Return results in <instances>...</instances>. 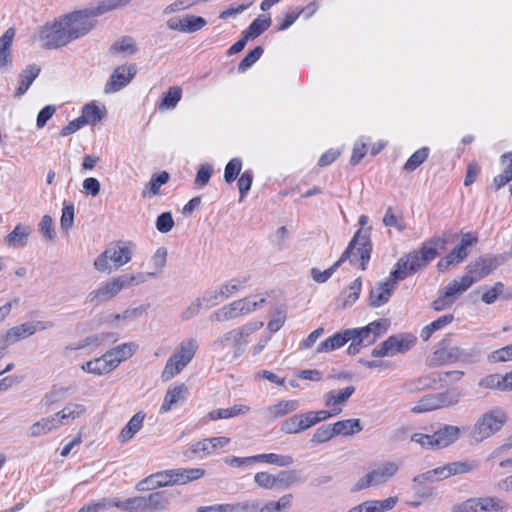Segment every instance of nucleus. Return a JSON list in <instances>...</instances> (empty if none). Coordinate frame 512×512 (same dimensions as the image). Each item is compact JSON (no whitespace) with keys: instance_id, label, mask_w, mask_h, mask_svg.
<instances>
[{"instance_id":"f257e3e1","label":"nucleus","mask_w":512,"mask_h":512,"mask_svg":"<svg viewBox=\"0 0 512 512\" xmlns=\"http://www.w3.org/2000/svg\"><path fill=\"white\" fill-rule=\"evenodd\" d=\"M370 231L371 227L359 229L349 242L346 250L331 267L324 271L317 268L311 269L312 279L318 283H325L346 260H349L351 264L359 262L360 269L366 270L372 251Z\"/></svg>"},{"instance_id":"f03ea898","label":"nucleus","mask_w":512,"mask_h":512,"mask_svg":"<svg viewBox=\"0 0 512 512\" xmlns=\"http://www.w3.org/2000/svg\"><path fill=\"white\" fill-rule=\"evenodd\" d=\"M128 2L129 0H103L97 6L74 11L62 17L72 41L88 34L97 23L96 17Z\"/></svg>"},{"instance_id":"7ed1b4c3","label":"nucleus","mask_w":512,"mask_h":512,"mask_svg":"<svg viewBox=\"0 0 512 512\" xmlns=\"http://www.w3.org/2000/svg\"><path fill=\"white\" fill-rule=\"evenodd\" d=\"M262 326L263 322H250L240 328L232 329L212 343V350L223 360L231 362L244 352L247 345L245 338Z\"/></svg>"},{"instance_id":"20e7f679","label":"nucleus","mask_w":512,"mask_h":512,"mask_svg":"<svg viewBox=\"0 0 512 512\" xmlns=\"http://www.w3.org/2000/svg\"><path fill=\"white\" fill-rule=\"evenodd\" d=\"M132 258V250L129 246L122 243H111L100 255L94 260V268L102 273H111L118 270Z\"/></svg>"},{"instance_id":"39448f33","label":"nucleus","mask_w":512,"mask_h":512,"mask_svg":"<svg viewBox=\"0 0 512 512\" xmlns=\"http://www.w3.org/2000/svg\"><path fill=\"white\" fill-rule=\"evenodd\" d=\"M197 349L198 343L194 338L181 342L175 352L169 357L161 373V379L164 382L173 379L191 362Z\"/></svg>"},{"instance_id":"423d86ee","label":"nucleus","mask_w":512,"mask_h":512,"mask_svg":"<svg viewBox=\"0 0 512 512\" xmlns=\"http://www.w3.org/2000/svg\"><path fill=\"white\" fill-rule=\"evenodd\" d=\"M506 421V415L502 410H490L478 417L475 424L471 428L469 435L472 440L480 443L495 433L499 432Z\"/></svg>"},{"instance_id":"0eeeda50","label":"nucleus","mask_w":512,"mask_h":512,"mask_svg":"<svg viewBox=\"0 0 512 512\" xmlns=\"http://www.w3.org/2000/svg\"><path fill=\"white\" fill-rule=\"evenodd\" d=\"M399 470L397 463L383 462L375 466L370 472L361 477L354 485V491H360L369 487L387 483Z\"/></svg>"},{"instance_id":"6e6552de","label":"nucleus","mask_w":512,"mask_h":512,"mask_svg":"<svg viewBox=\"0 0 512 512\" xmlns=\"http://www.w3.org/2000/svg\"><path fill=\"white\" fill-rule=\"evenodd\" d=\"M39 36L43 46L48 49L59 48L72 41L62 18L42 27Z\"/></svg>"},{"instance_id":"1a4fd4ad","label":"nucleus","mask_w":512,"mask_h":512,"mask_svg":"<svg viewBox=\"0 0 512 512\" xmlns=\"http://www.w3.org/2000/svg\"><path fill=\"white\" fill-rule=\"evenodd\" d=\"M506 261L505 255H485L472 261L467 266L466 275L473 279V283L477 282L489 274L495 269L504 264Z\"/></svg>"},{"instance_id":"9d476101","label":"nucleus","mask_w":512,"mask_h":512,"mask_svg":"<svg viewBox=\"0 0 512 512\" xmlns=\"http://www.w3.org/2000/svg\"><path fill=\"white\" fill-rule=\"evenodd\" d=\"M415 342L416 338L411 335H392L375 347L371 355L373 357L394 356L410 350Z\"/></svg>"},{"instance_id":"9b49d317","label":"nucleus","mask_w":512,"mask_h":512,"mask_svg":"<svg viewBox=\"0 0 512 512\" xmlns=\"http://www.w3.org/2000/svg\"><path fill=\"white\" fill-rule=\"evenodd\" d=\"M390 326L388 319H379L369 323L365 327L348 329L351 338H355L364 347L372 345L382 334L386 333Z\"/></svg>"},{"instance_id":"f8f14e48","label":"nucleus","mask_w":512,"mask_h":512,"mask_svg":"<svg viewBox=\"0 0 512 512\" xmlns=\"http://www.w3.org/2000/svg\"><path fill=\"white\" fill-rule=\"evenodd\" d=\"M124 288L121 276L113 277L102 282L95 290L88 294V301L91 303H104L116 297Z\"/></svg>"},{"instance_id":"ddd939ff","label":"nucleus","mask_w":512,"mask_h":512,"mask_svg":"<svg viewBox=\"0 0 512 512\" xmlns=\"http://www.w3.org/2000/svg\"><path fill=\"white\" fill-rule=\"evenodd\" d=\"M137 73L135 64L121 65L115 68L104 87L105 93H114L127 86Z\"/></svg>"},{"instance_id":"4468645a","label":"nucleus","mask_w":512,"mask_h":512,"mask_svg":"<svg viewBox=\"0 0 512 512\" xmlns=\"http://www.w3.org/2000/svg\"><path fill=\"white\" fill-rule=\"evenodd\" d=\"M468 357V353L457 346L446 345L445 341L440 344L430 360L432 366H442L447 363H454L457 361L465 360Z\"/></svg>"},{"instance_id":"2eb2a0df","label":"nucleus","mask_w":512,"mask_h":512,"mask_svg":"<svg viewBox=\"0 0 512 512\" xmlns=\"http://www.w3.org/2000/svg\"><path fill=\"white\" fill-rule=\"evenodd\" d=\"M207 24V21L196 15H185L183 17H172L167 21V27L171 30L182 33H195Z\"/></svg>"},{"instance_id":"dca6fc26","label":"nucleus","mask_w":512,"mask_h":512,"mask_svg":"<svg viewBox=\"0 0 512 512\" xmlns=\"http://www.w3.org/2000/svg\"><path fill=\"white\" fill-rule=\"evenodd\" d=\"M396 286L395 283L390 282V279H387L385 282L376 283L370 290L368 305L372 308H378L386 304L395 291Z\"/></svg>"},{"instance_id":"f3484780","label":"nucleus","mask_w":512,"mask_h":512,"mask_svg":"<svg viewBox=\"0 0 512 512\" xmlns=\"http://www.w3.org/2000/svg\"><path fill=\"white\" fill-rule=\"evenodd\" d=\"M259 508L258 500H246L232 504H215L200 506L197 512H256Z\"/></svg>"},{"instance_id":"a211bd4d","label":"nucleus","mask_w":512,"mask_h":512,"mask_svg":"<svg viewBox=\"0 0 512 512\" xmlns=\"http://www.w3.org/2000/svg\"><path fill=\"white\" fill-rule=\"evenodd\" d=\"M460 436V428L444 425L432 434L434 449L445 448L454 443Z\"/></svg>"},{"instance_id":"6ab92c4d","label":"nucleus","mask_w":512,"mask_h":512,"mask_svg":"<svg viewBox=\"0 0 512 512\" xmlns=\"http://www.w3.org/2000/svg\"><path fill=\"white\" fill-rule=\"evenodd\" d=\"M229 443L230 438L224 436L206 438L193 444L190 449L185 452V455L190 457L189 452L193 454L204 452L205 454L209 455L212 454L215 450L222 448Z\"/></svg>"},{"instance_id":"aec40b11","label":"nucleus","mask_w":512,"mask_h":512,"mask_svg":"<svg viewBox=\"0 0 512 512\" xmlns=\"http://www.w3.org/2000/svg\"><path fill=\"white\" fill-rule=\"evenodd\" d=\"M86 407L79 403H68L61 411L53 414L57 420V427L60 428L69 424L86 413Z\"/></svg>"},{"instance_id":"412c9836","label":"nucleus","mask_w":512,"mask_h":512,"mask_svg":"<svg viewBox=\"0 0 512 512\" xmlns=\"http://www.w3.org/2000/svg\"><path fill=\"white\" fill-rule=\"evenodd\" d=\"M15 29L10 27L0 37V69H8L12 65V43Z\"/></svg>"},{"instance_id":"4be33fe9","label":"nucleus","mask_w":512,"mask_h":512,"mask_svg":"<svg viewBox=\"0 0 512 512\" xmlns=\"http://www.w3.org/2000/svg\"><path fill=\"white\" fill-rule=\"evenodd\" d=\"M436 257L434 249H421L419 251H413L408 255L404 256L405 261L408 262L410 271L416 273L419 269L426 266Z\"/></svg>"},{"instance_id":"5701e85b","label":"nucleus","mask_w":512,"mask_h":512,"mask_svg":"<svg viewBox=\"0 0 512 512\" xmlns=\"http://www.w3.org/2000/svg\"><path fill=\"white\" fill-rule=\"evenodd\" d=\"M170 480L171 479L169 477L168 470L157 472L138 482L135 486V489L140 492L154 490L159 487L171 485Z\"/></svg>"},{"instance_id":"b1692460","label":"nucleus","mask_w":512,"mask_h":512,"mask_svg":"<svg viewBox=\"0 0 512 512\" xmlns=\"http://www.w3.org/2000/svg\"><path fill=\"white\" fill-rule=\"evenodd\" d=\"M144 419V412L139 411L136 414H134L128 421V423L120 431L118 436L119 442L126 443L129 440H131L134 437V435L141 430Z\"/></svg>"},{"instance_id":"393cba45","label":"nucleus","mask_w":512,"mask_h":512,"mask_svg":"<svg viewBox=\"0 0 512 512\" xmlns=\"http://www.w3.org/2000/svg\"><path fill=\"white\" fill-rule=\"evenodd\" d=\"M472 285L473 279L465 274L459 280L454 279L451 282H449L445 286L443 292L446 294L447 297L452 299V302L454 303L457 300V298L460 295H462L465 291H467Z\"/></svg>"},{"instance_id":"a878e982","label":"nucleus","mask_w":512,"mask_h":512,"mask_svg":"<svg viewBox=\"0 0 512 512\" xmlns=\"http://www.w3.org/2000/svg\"><path fill=\"white\" fill-rule=\"evenodd\" d=\"M187 392L188 388L185 384H180L171 389H168L160 407V413H166L170 411L174 405L180 401H183Z\"/></svg>"},{"instance_id":"bb28decb","label":"nucleus","mask_w":512,"mask_h":512,"mask_svg":"<svg viewBox=\"0 0 512 512\" xmlns=\"http://www.w3.org/2000/svg\"><path fill=\"white\" fill-rule=\"evenodd\" d=\"M351 339V336H350V332H348V329L340 332V333H336L334 334L333 336L327 338L326 340H324L323 342H321L317 348H316V352L317 353H327V352H331V351H334L338 348H341L342 346H344L347 342H349Z\"/></svg>"},{"instance_id":"cd10ccee","label":"nucleus","mask_w":512,"mask_h":512,"mask_svg":"<svg viewBox=\"0 0 512 512\" xmlns=\"http://www.w3.org/2000/svg\"><path fill=\"white\" fill-rule=\"evenodd\" d=\"M40 67L36 64L27 66L18 76L19 85L15 92V97L22 96L31 86L33 81L38 77Z\"/></svg>"},{"instance_id":"c85d7f7f","label":"nucleus","mask_w":512,"mask_h":512,"mask_svg":"<svg viewBox=\"0 0 512 512\" xmlns=\"http://www.w3.org/2000/svg\"><path fill=\"white\" fill-rule=\"evenodd\" d=\"M476 502L477 512H506L508 503L496 497L473 498Z\"/></svg>"},{"instance_id":"c756f323","label":"nucleus","mask_w":512,"mask_h":512,"mask_svg":"<svg viewBox=\"0 0 512 512\" xmlns=\"http://www.w3.org/2000/svg\"><path fill=\"white\" fill-rule=\"evenodd\" d=\"M477 242V238L473 237L471 234H465L463 238L461 239V242L459 245H457L448 255V259L451 260V262L454 265L459 264L462 262L467 256H468V247L472 246L474 243Z\"/></svg>"},{"instance_id":"7c9ffc66","label":"nucleus","mask_w":512,"mask_h":512,"mask_svg":"<svg viewBox=\"0 0 512 512\" xmlns=\"http://www.w3.org/2000/svg\"><path fill=\"white\" fill-rule=\"evenodd\" d=\"M31 233V228L22 224L16 227L6 236L5 242L8 246L21 248L27 244L28 236Z\"/></svg>"},{"instance_id":"2f4dec72","label":"nucleus","mask_w":512,"mask_h":512,"mask_svg":"<svg viewBox=\"0 0 512 512\" xmlns=\"http://www.w3.org/2000/svg\"><path fill=\"white\" fill-rule=\"evenodd\" d=\"M57 420L53 415L41 418L29 427V436L36 438L58 429Z\"/></svg>"},{"instance_id":"473e14b6","label":"nucleus","mask_w":512,"mask_h":512,"mask_svg":"<svg viewBox=\"0 0 512 512\" xmlns=\"http://www.w3.org/2000/svg\"><path fill=\"white\" fill-rule=\"evenodd\" d=\"M447 478V472L444 465L415 476L412 479V482L415 484V488H418L426 483H433Z\"/></svg>"},{"instance_id":"72a5a7b5","label":"nucleus","mask_w":512,"mask_h":512,"mask_svg":"<svg viewBox=\"0 0 512 512\" xmlns=\"http://www.w3.org/2000/svg\"><path fill=\"white\" fill-rule=\"evenodd\" d=\"M31 328L28 325V322H24L20 325L14 326L6 331L3 336V341L6 345H13L18 341L24 340L30 336H32Z\"/></svg>"},{"instance_id":"f704fd0d","label":"nucleus","mask_w":512,"mask_h":512,"mask_svg":"<svg viewBox=\"0 0 512 512\" xmlns=\"http://www.w3.org/2000/svg\"><path fill=\"white\" fill-rule=\"evenodd\" d=\"M300 482L302 479L298 470H283L275 475V488L280 490H286Z\"/></svg>"},{"instance_id":"c9c22d12","label":"nucleus","mask_w":512,"mask_h":512,"mask_svg":"<svg viewBox=\"0 0 512 512\" xmlns=\"http://www.w3.org/2000/svg\"><path fill=\"white\" fill-rule=\"evenodd\" d=\"M240 300L223 306L213 313L212 317L218 322H225L242 316Z\"/></svg>"},{"instance_id":"e433bc0d","label":"nucleus","mask_w":512,"mask_h":512,"mask_svg":"<svg viewBox=\"0 0 512 512\" xmlns=\"http://www.w3.org/2000/svg\"><path fill=\"white\" fill-rule=\"evenodd\" d=\"M335 435L352 436L363 430L359 419H346L333 424Z\"/></svg>"},{"instance_id":"4c0bfd02","label":"nucleus","mask_w":512,"mask_h":512,"mask_svg":"<svg viewBox=\"0 0 512 512\" xmlns=\"http://www.w3.org/2000/svg\"><path fill=\"white\" fill-rule=\"evenodd\" d=\"M479 462L476 460L457 461L445 465L447 477L459 474H466L477 470Z\"/></svg>"},{"instance_id":"58836bf2","label":"nucleus","mask_w":512,"mask_h":512,"mask_svg":"<svg viewBox=\"0 0 512 512\" xmlns=\"http://www.w3.org/2000/svg\"><path fill=\"white\" fill-rule=\"evenodd\" d=\"M118 340V334L114 332L100 333L86 337L81 343L71 349L78 350L90 345H100L104 343H115Z\"/></svg>"},{"instance_id":"ea45409f","label":"nucleus","mask_w":512,"mask_h":512,"mask_svg":"<svg viewBox=\"0 0 512 512\" xmlns=\"http://www.w3.org/2000/svg\"><path fill=\"white\" fill-rule=\"evenodd\" d=\"M299 408L297 400H282L277 404L268 407L267 412L273 418H279L294 412Z\"/></svg>"},{"instance_id":"a19ab883","label":"nucleus","mask_w":512,"mask_h":512,"mask_svg":"<svg viewBox=\"0 0 512 512\" xmlns=\"http://www.w3.org/2000/svg\"><path fill=\"white\" fill-rule=\"evenodd\" d=\"M255 456L256 462L276 465L279 467H288L294 463V459L290 455H281L276 453L259 454Z\"/></svg>"},{"instance_id":"79ce46f5","label":"nucleus","mask_w":512,"mask_h":512,"mask_svg":"<svg viewBox=\"0 0 512 512\" xmlns=\"http://www.w3.org/2000/svg\"><path fill=\"white\" fill-rule=\"evenodd\" d=\"M362 289L361 277L356 278L346 289L341 293L343 299L342 308H347L354 304L359 298Z\"/></svg>"},{"instance_id":"37998d69","label":"nucleus","mask_w":512,"mask_h":512,"mask_svg":"<svg viewBox=\"0 0 512 512\" xmlns=\"http://www.w3.org/2000/svg\"><path fill=\"white\" fill-rule=\"evenodd\" d=\"M270 25L271 19L264 15H260L248 26L243 34L246 36V39H254L266 31Z\"/></svg>"},{"instance_id":"c03bdc74","label":"nucleus","mask_w":512,"mask_h":512,"mask_svg":"<svg viewBox=\"0 0 512 512\" xmlns=\"http://www.w3.org/2000/svg\"><path fill=\"white\" fill-rule=\"evenodd\" d=\"M461 396L462 394L457 388H451L442 393L435 394L437 409L458 404Z\"/></svg>"},{"instance_id":"a18cd8bd","label":"nucleus","mask_w":512,"mask_h":512,"mask_svg":"<svg viewBox=\"0 0 512 512\" xmlns=\"http://www.w3.org/2000/svg\"><path fill=\"white\" fill-rule=\"evenodd\" d=\"M113 505L126 512H138L147 509L146 500L143 496H135L123 501L117 500L114 501Z\"/></svg>"},{"instance_id":"49530a36","label":"nucleus","mask_w":512,"mask_h":512,"mask_svg":"<svg viewBox=\"0 0 512 512\" xmlns=\"http://www.w3.org/2000/svg\"><path fill=\"white\" fill-rule=\"evenodd\" d=\"M182 90L178 86H172L168 89L166 93L163 94L161 102L159 103L158 108L160 110H169L174 109L178 102L181 100Z\"/></svg>"},{"instance_id":"de8ad7c7","label":"nucleus","mask_w":512,"mask_h":512,"mask_svg":"<svg viewBox=\"0 0 512 512\" xmlns=\"http://www.w3.org/2000/svg\"><path fill=\"white\" fill-rule=\"evenodd\" d=\"M479 386L487 389H497L501 391H509L507 379L505 375L490 374L479 381Z\"/></svg>"},{"instance_id":"09e8293b","label":"nucleus","mask_w":512,"mask_h":512,"mask_svg":"<svg viewBox=\"0 0 512 512\" xmlns=\"http://www.w3.org/2000/svg\"><path fill=\"white\" fill-rule=\"evenodd\" d=\"M105 115V110L100 109L97 105L90 103L86 104L82 109L80 116L83 124H96L102 120Z\"/></svg>"},{"instance_id":"8fccbe9b","label":"nucleus","mask_w":512,"mask_h":512,"mask_svg":"<svg viewBox=\"0 0 512 512\" xmlns=\"http://www.w3.org/2000/svg\"><path fill=\"white\" fill-rule=\"evenodd\" d=\"M171 499V495L164 491L151 493L148 497H145L146 508L151 510H163L167 507Z\"/></svg>"},{"instance_id":"3c124183","label":"nucleus","mask_w":512,"mask_h":512,"mask_svg":"<svg viewBox=\"0 0 512 512\" xmlns=\"http://www.w3.org/2000/svg\"><path fill=\"white\" fill-rule=\"evenodd\" d=\"M111 366L112 365H108L105 359L101 356L84 363L81 366V369L87 373L103 375L112 371Z\"/></svg>"},{"instance_id":"603ef678","label":"nucleus","mask_w":512,"mask_h":512,"mask_svg":"<svg viewBox=\"0 0 512 512\" xmlns=\"http://www.w3.org/2000/svg\"><path fill=\"white\" fill-rule=\"evenodd\" d=\"M354 391V386H348L338 393H336L335 391H330L327 394H325V405L327 407H330L333 405L343 404L351 397Z\"/></svg>"},{"instance_id":"864d4df0","label":"nucleus","mask_w":512,"mask_h":512,"mask_svg":"<svg viewBox=\"0 0 512 512\" xmlns=\"http://www.w3.org/2000/svg\"><path fill=\"white\" fill-rule=\"evenodd\" d=\"M249 278H250V276L245 275V276L233 278L230 281L222 284L220 286V288H221V293L224 295L225 299L229 298L231 295L240 291L244 287V285L247 283Z\"/></svg>"},{"instance_id":"5fc2aeb1","label":"nucleus","mask_w":512,"mask_h":512,"mask_svg":"<svg viewBox=\"0 0 512 512\" xmlns=\"http://www.w3.org/2000/svg\"><path fill=\"white\" fill-rule=\"evenodd\" d=\"M123 280L124 288L128 289L133 286L145 283L149 278H154L157 276V272H139L136 274H124L120 275Z\"/></svg>"},{"instance_id":"6e6d98bb","label":"nucleus","mask_w":512,"mask_h":512,"mask_svg":"<svg viewBox=\"0 0 512 512\" xmlns=\"http://www.w3.org/2000/svg\"><path fill=\"white\" fill-rule=\"evenodd\" d=\"M411 274L414 273L410 271L408 262L405 261L404 257H401L397 261L395 268L391 271L388 279H390V282H393L397 285L398 281L404 280L407 276Z\"/></svg>"},{"instance_id":"4d7b16f0","label":"nucleus","mask_w":512,"mask_h":512,"mask_svg":"<svg viewBox=\"0 0 512 512\" xmlns=\"http://www.w3.org/2000/svg\"><path fill=\"white\" fill-rule=\"evenodd\" d=\"M428 155L429 149L427 147L420 148L409 157L404 165V169L408 172L416 170L427 159Z\"/></svg>"},{"instance_id":"13d9d810","label":"nucleus","mask_w":512,"mask_h":512,"mask_svg":"<svg viewBox=\"0 0 512 512\" xmlns=\"http://www.w3.org/2000/svg\"><path fill=\"white\" fill-rule=\"evenodd\" d=\"M204 308H211L218 305L225 300L224 295L221 293V288L207 290L201 297H198Z\"/></svg>"},{"instance_id":"bf43d9fd","label":"nucleus","mask_w":512,"mask_h":512,"mask_svg":"<svg viewBox=\"0 0 512 512\" xmlns=\"http://www.w3.org/2000/svg\"><path fill=\"white\" fill-rule=\"evenodd\" d=\"M334 436L336 435L333 425H322L315 430L310 442L313 444H321L329 441Z\"/></svg>"},{"instance_id":"052dcab7","label":"nucleus","mask_w":512,"mask_h":512,"mask_svg":"<svg viewBox=\"0 0 512 512\" xmlns=\"http://www.w3.org/2000/svg\"><path fill=\"white\" fill-rule=\"evenodd\" d=\"M110 50L114 53L134 54L137 51V46L131 37H123L116 41Z\"/></svg>"},{"instance_id":"680f3d73","label":"nucleus","mask_w":512,"mask_h":512,"mask_svg":"<svg viewBox=\"0 0 512 512\" xmlns=\"http://www.w3.org/2000/svg\"><path fill=\"white\" fill-rule=\"evenodd\" d=\"M112 349H113L115 355L117 356V359H118L117 361H119V364H120L122 361H125L133 356V354L138 349V344H136L134 342H128V343H123L121 345H118Z\"/></svg>"},{"instance_id":"e2e57ef3","label":"nucleus","mask_w":512,"mask_h":512,"mask_svg":"<svg viewBox=\"0 0 512 512\" xmlns=\"http://www.w3.org/2000/svg\"><path fill=\"white\" fill-rule=\"evenodd\" d=\"M264 50L261 46L255 47L252 51H250L239 63L238 72H245L248 68H250L257 60L260 59Z\"/></svg>"},{"instance_id":"0e129e2a","label":"nucleus","mask_w":512,"mask_h":512,"mask_svg":"<svg viewBox=\"0 0 512 512\" xmlns=\"http://www.w3.org/2000/svg\"><path fill=\"white\" fill-rule=\"evenodd\" d=\"M68 392L69 389L66 387H53L48 393L45 394L42 402L45 406L49 407L56 402L62 401Z\"/></svg>"},{"instance_id":"69168bd1","label":"nucleus","mask_w":512,"mask_h":512,"mask_svg":"<svg viewBox=\"0 0 512 512\" xmlns=\"http://www.w3.org/2000/svg\"><path fill=\"white\" fill-rule=\"evenodd\" d=\"M437 409L435 394L425 395L411 409L413 413L429 412Z\"/></svg>"},{"instance_id":"338daca9","label":"nucleus","mask_w":512,"mask_h":512,"mask_svg":"<svg viewBox=\"0 0 512 512\" xmlns=\"http://www.w3.org/2000/svg\"><path fill=\"white\" fill-rule=\"evenodd\" d=\"M169 180V174L163 171L159 174H154L150 181L147 183L146 188L151 195H157L162 185L166 184Z\"/></svg>"},{"instance_id":"774afa93","label":"nucleus","mask_w":512,"mask_h":512,"mask_svg":"<svg viewBox=\"0 0 512 512\" xmlns=\"http://www.w3.org/2000/svg\"><path fill=\"white\" fill-rule=\"evenodd\" d=\"M241 169H242L241 159H239V158L231 159L225 167V171H224L225 181L227 183L233 182L239 175Z\"/></svg>"}]
</instances>
